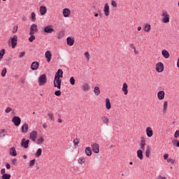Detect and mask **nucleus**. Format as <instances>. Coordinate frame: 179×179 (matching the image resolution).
I'll return each instance as SVG.
<instances>
[{
	"mask_svg": "<svg viewBox=\"0 0 179 179\" xmlns=\"http://www.w3.org/2000/svg\"><path fill=\"white\" fill-rule=\"evenodd\" d=\"M64 76V71L62 69H59L55 76L54 80V87H57L58 89H61V83H62V78Z\"/></svg>",
	"mask_w": 179,
	"mask_h": 179,
	"instance_id": "nucleus-1",
	"label": "nucleus"
},
{
	"mask_svg": "<svg viewBox=\"0 0 179 179\" xmlns=\"http://www.w3.org/2000/svg\"><path fill=\"white\" fill-rule=\"evenodd\" d=\"M38 86H44L47 83V75L42 74L38 78Z\"/></svg>",
	"mask_w": 179,
	"mask_h": 179,
	"instance_id": "nucleus-2",
	"label": "nucleus"
},
{
	"mask_svg": "<svg viewBox=\"0 0 179 179\" xmlns=\"http://www.w3.org/2000/svg\"><path fill=\"white\" fill-rule=\"evenodd\" d=\"M162 16V23H169L170 22V15H169V13H167V11H163Z\"/></svg>",
	"mask_w": 179,
	"mask_h": 179,
	"instance_id": "nucleus-3",
	"label": "nucleus"
},
{
	"mask_svg": "<svg viewBox=\"0 0 179 179\" xmlns=\"http://www.w3.org/2000/svg\"><path fill=\"white\" fill-rule=\"evenodd\" d=\"M156 71L158 72V73H162L163 71H164V64L162 62H158L156 66Z\"/></svg>",
	"mask_w": 179,
	"mask_h": 179,
	"instance_id": "nucleus-4",
	"label": "nucleus"
},
{
	"mask_svg": "<svg viewBox=\"0 0 179 179\" xmlns=\"http://www.w3.org/2000/svg\"><path fill=\"white\" fill-rule=\"evenodd\" d=\"M92 152L96 154L100 153V145L98 143H93L92 145Z\"/></svg>",
	"mask_w": 179,
	"mask_h": 179,
	"instance_id": "nucleus-5",
	"label": "nucleus"
},
{
	"mask_svg": "<svg viewBox=\"0 0 179 179\" xmlns=\"http://www.w3.org/2000/svg\"><path fill=\"white\" fill-rule=\"evenodd\" d=\"M12 122H13L15 127H19V125H20V122H22V120H20L19 116H14L12 118Z\"/></svg>",
	"mask_w": 179,
	"mask_h": 179,
	"instance_id": "nucleus-6",
	"label": "nucleus"
},
{
	"mask_svg": "<svg viewBox=\"0 0 179 179\" xmlns=\"http://www.w3.org/2000/svg\"><path fill=\"white\" fill-rule=\"evenodd\" d=\"M38 135V133H37L36 131H33L30 133L29 139L32 141V142H36V141H37Z\"/></svg>",
	"mask_w": 179,
	"mask_h": 179,
	"instance_id": "nucleus-7",
	"label": "nucleus"
},
{
	"mask_svg": "<svg viewBox=\"0 0 179 179\" xmlns=\"http://www.w3.org/2000/svg\"><path fill=\"white\" fill-rule=\"evenodd\" d=\"M38 32V29H37V24H32L30 27L29 34H36V33Z\"/></svg>",
	"mask_w": 179,
	"mask_h": 179,
	"instance_id": "nucleus-8",
	"label": "nucleus"
},
{
	"mask_svg": "<svg viewBox=\"0 0 179 179\" xmlns=\"http://www.w3.org/2000/svg\"><path fill=\"white\" fill-rule=\"evenodd\" d=\"M103 13L105 16L108 17L110 16V6H108V3H105L103 7Z\"/></svg>",
	"mask_w": 179,
	"mask_h": 179,
	"instance_id": "nucleus-9",
	"label": "nucleus"
},
{
	"mask_svg": "<svg viewBox=\"0 0 179 179\" xmlns=\"http://www.w3.org/2000/svg\"><path fill=\"white\" fill-rule=\"evenodd\" d=\"M145 134L148 138H152V136H153V129H152L150 127H146Z\"/></svg>",
	"mask_w": 179,
	"mask_h": 179,
	"instance_id": "nucleus-10",
	"label": "nucleus"
},
{
	"mask_svg": "<svg viewBox=\"0 0 179 179\" xmlns=\"http://www.w3.org/2000/svg\"><path fill=\"white\" fill-rule=\"evenodd\" d=\"M43 31L48 33V34H50L53 31H55V29L52 28V25H48L44 28Z\"/></svg>",
	"mask_w": 179,
	"mask_h": 179,
	"instance_id": "nucleus-11",
	"label": "nucleus"
},
{
	"mask_svg": "<svg viewBox=\"0 0 179 179\" xmlns=\"http://www.w3.org/2000/svg\"><path fill=\"white\" fill-rule=\"evenodd\" d=\"M29 143H30V140H27L25 138H22L21 141V146L24 149H27L29 148Z\"/></svg>",
	"mask_w": 179,
	"mask_h": 179,
	"instance_id": "nucleus-12",
	"label": "nucleus"
},
{
	"mask_svg": "<svg viewBox=\"0 0 179 179\" xmlns=\"http://www.w3.org/2000/svg\"><path fill=\"white\" fill-rule=\"evenodd\" d=\"M17 45V36L14 35L13 38H11V47L12 48H15Z\"/></svg>",
	"mask_w": 179,
	"mask_h": 179,
	"instance_id": "nucleus-13",
	"label": "nucleus"
},
{
	"mask_svg": "<svg viewBox=\"0 0 179 179\" xmlns=\"http://www.w3.org/2000/svg\"><path fill=\"white\" fill-rule=\"evenodd\" d=\"M45 58H46L47 62H51V59H52V55L51 54V51L47 50V51L45 52Z\"/></svg>",
	"mask_w": 179,
	"mask_h": 179,
	"instance_id": "nucleus-14",
	"label": "nucleus"
},
{
	"mask_svg": "<svg viewBox=\"0 0 179 179\" xmlns=\"http://www.w3.org/2000/svg\"><path fill=\"white\" fill-rule=\"evenodd\" d=\"M38 66H40V63H38V62H33L31 64V71H37Z\"/></svg>",
	"mask_w": 179,
	"mask_h": 179,
	"instance_id": "nucleus-15",
	"label": "nucleus"
},
{
	"mask_svg": "<svg viewBox=\"0 0 179 179\" xmlns=\"http://www.w3.org/2000/svg\"><path fill=\"white\" fill-rule=\"evenodd\" d=\"M64 17H69L71 16V10L69 8H64L62 10Z\"/></svg>",
	"mask_w": 179,
	"mask_h": 179,
	"instance_id": "nucleus-16",
	"label": "nucleus"
},
{
	"mask_svg": "<svg viewBox=\"0 0 179 179\" xmlns=\"http://www.w3.org/2000/svg\"><path fill=\"white\" fill-rule=\"evenodd\" d=\"M143 30L145 33H150V31L152 30V25L149 23H146L143 26Z\"/></svg>",
	"mask_w": 179,
	"mask_h": 179,
	"instance_id": "nucleus-17",
	"label": "nucleus"
},
{
	"mask_svg": "<svg viewBox=\"0 0 179 179\" xmlns=\"http://www.w3.org/2000/svg\"><path fill=\"white\" fill-rule=\"evenodd\" d=\"M145 146H146V140L145 139V137H141V143H140V148L141 150H145Z\"/></svg>",
	"mask_w": 179,
	"mask_h": 179,
	"instance_id": "nucleus-18",
	"label": "nucleus"
},
{
	"mask_svg": "<svg viewBox=\"0 0 179 179\" xmlns=\"http://www.w3.org/2000/svg\"><path fill=\"white\" fill-rule=\"evenodd\" d=\"M157 99L158 100H164V96H166V93L164 91H159L157 92Z\"/></svg>",
	"mask_w": 179,
	"mask_h": 179,
	"instance_id": "nucleus-19",
	"label": "nucleus"
},
{
	"mask_svg": "<svg viewBox=\"0 0 179 179\" xmlns=\"http://www.w3.org/2000/svg\"><path fill=\"white\" fill-rule=\"evenodd\" d=\"M66 43L68 45H69L70 47H72V45H73L75 43V38L71 36H69L66 38Z\"/></svg>",
	"mask_w": 179,
	"mask_h": 179,
	"instance_id": "nucleus-20",
	"label": "nucleus"
},
{
	"mask_svg": "<svg viewBox=\"0 0 179 179\" xmlns=\"http://www.w3.org/2000/svg\"><path fill=\"white\" fill-rule=\"evenodd\" d=\"M39 12H40V14L41 15V16H44V15H45V13H47V7H45V6H41L39 8Z\"/></svg>",
	"mask_w": 179,
	"mask_h": 179,
	"instance_id": "nucleus-21",
	"label": "nucleus"
},
{
	"mask_svg": "<svg viewBox=\"0 0 179 179\" xmlns=\"http://www.w3.org/2000/svg\"><path fill=\"white\" fill-rule=\"evenodd\" d=\"M169 108V102L167 101H164L162 113L163 114H167V108Z\"/></svg>",
	"mask_w": 179,
	"mask_h": 179,
	"instance_id": "nucleus-22",
	"label": "nucleus"
},
{
	"mask_svg": "<svg viewBox=\"0 0 179 179\" xmlns=\"http://www.w3.org/2000/svg\"><path fill=\"white\" fill-rule=\"evenodd\" d=\"M122 91L123 92L124 94L127 96L128 94V84L127 83H124L122 87Z\"/></svg>",
	"mask_w": 179,
	"mask_h": 179,
	"instance_id": "nucleus-23",
	"label": "nucleus"
},
{
	"mask_svg": "<svg viewBox=\"0 0 179 179\" xmlns=\"http://www.w3.org/2000/svg\"><path fill=\"white\" fill-rule=\"evenodd\" d=\"M9 153L10 156H13V157L17 156V152H16V148H15V147H12L10 149Z\"/></svg>",
	"mask_w": 179,
	"mask_h": 179,
	"instance_id": "nucleus-24",
	"label": "nucleus"
},
{
	"mask_svg": "<svg viewBox=\"0 0 179 179\" xmlns=\"http://www.w3.org/2000/svg\"><path fill=\"white\" fill-rule=\"evenodd\" d=\"M162 55L164 57V58H165L166 59H167V58H170V53L169 52V51H167V50H162Z\"/></svg>",
	"mask_w": 179,
	"mask_h": 179,
	"instance_id": "nucleus-25",
	"label": "nucleus"
},
{
	"mask_svg": "<svg viewBox=\"0 0 179 179\" xmlns=\"http://www.w3.org/2000/svg\"><path fill=\"white\" fill-rule=\"evenodd\" d=\"M21 131L22 134H27V132L29 131V124H24L21 127Z\"/></svg>",
	"mask_w": 179,
	"mask_h": 179,
	"instance_id": "nucleus-26",
	"label": "nucleus"
},
{
	"mask_svg": "<svg viewBox=\"0 0 179 179\" xmlns=\"http://www.w3.org/2000/svg\"><path fill=\"white\" fill-rule=\"evenodd\" d=\"M73 143L74 145L75 149H78V148H79V143H80V139L78 138H74Z\"/></svg>",
	"mask_w": 179,
	"mask_h": 179,
	"instance_id": "nucleus-27",
	"label": "nucleus"
},
{
	"mask_svg": "<svg viewBox=\"0 0 179 179\" xmlns=\"http://www.w3.org/2000/svg\"><path fill=\"white\" fill-rule=\"evenodd\" d=\"M105 106L106 110H111V102L110 101V99L107 98L105 101Z\"/></svg>",
	"mask_w": 179,
	"mask_h": 179,
	"instance_id": "nucleus-28",
	"label": "nucleus"
},
{
	"mask_svg": "<svg viewBox=\"0 0 179 179\" xmlns=\"http://www.w3.org/2000/svg\"><path fill=\"white\" fill-rule=\"evenodd\" d=\"M101 118L102 120L103 123L105 124V125H106L107 127H108V124H110V119H108L107 116H102Z\"/></svg>",
	"mask_w": 179,
	"mask_h": 179,
	"instance_id": "nucleus-29",
	"label": "nucleus"
},
{
	"mask_svg": "<svg viewBox=\"0 0 179 179\" xmlns=\"http://www.w3.org/2000/svg\"><path fill=\"white\" fill-rule=\"evenodd\" d=\"M82 89L83 92H89V90H90V85L85 83L83 85Z\"/></svg>",
	"mask_w": 179,
	"mask_h": 179,
	"instance_id": "nucleus-30",
	"label": "nucleus"
},
{
	"mask_svg": "<svg viewBox=\"0 0 179 179\" xmlns=\"http://www.w3.org/2000/svg\"><path fill=\"white\" fill-rule=\"evenodd\" d=\"M152 156V148L150 147H148L145 150V157L149 158Z\"/></svg>",
	"mask_w": 179,
	"mask_h": 179,
	"instance_id": "nucleus-31",
	"label": "nucleus"
},
{
	"mask_svg": "<svg viewBox=\"0 0 179 179\" xmlns=\"http://www.w3.org/2000/svg\"><path fill=\"white\" fill-rule=\"evenodd\" d=\"M78 164H85L86 163V158L85 157H80L78 159Z\"/></svg>",
	"mask_w": 179,
	"mask_h": 179,
	"instance_id": "nucleus-32",
	"label": "nucleus"
},
{
	"mask_svg": "<svg viewBox=\"0 0 179 179\" xmlns=\"http://www.w3.org/2000/svg\"><path fill=\"white\" fill-rule=\"evenodd\" d=\"M85 155H86L87 156H88V157L92 156V148H91L90 147H87V148H85Z\"/></svg>",
	"mask_w": 179,
	"mask_h": 179,
	"instance_id": "nucleus-33",
	"label": "nucleus"
},
{
	"mask_svg": "<svg viewBox=\"0 0 179 179\" xmlns=\"http://www.w3.org/2000/svg\"><path fill=\"white\" fill-rule=\"evenodd\" d=\"M137 157L140 160H143V152H142V150H138L137 151Z\"/></svg>",
	"mask_w": 179,
	"mask_h": 179,
	"instance_id": "nucleus-34",
	"label": "nucleus"
},
{
	"mask_svg": "<svg viewBox=\"0 0 179 179\" xmlns=\"http://www.w3.org/2000/svg\"><path fill=\"white\" fill-rule=\"evenodd\" d=\"M42 153H43V150L41 148H38L36 150V152L35 153V156L36 157H40V156H41Z\"/></svg>",
	"mask_w": 179,
	"mask_h": 179,
	"instance_id": "nucleus-35",
	"label": "nucleus"
},
{
	"mask_svg": "<svg viewBox=\"0 0 179 179\" xmlns=\"http://www.w3.org/2000/svg\"><path fill=\"white\" fill-rule=\"evenodd\" d=\"M44 138L39 137L38 139L36 141L37 145H43L44 143Z\"/></svg>",
	"mask_w": 179,
	"mask_h": 179,
	"instance_id": "nucleus-36",
	"label": "nucleus"
},
{
	"mask_svg": "<svg viewBox=\"0 0 179 179\" xmlns=\"http://www.w3.org/2000/svg\"><path fill=\"white\" fill-rule=\"evenodd\" d=\"M5 136H6V130L1 129L0 131V138H5Z\"/></svg>",
	"mask_w": 179,
	"mask_h": 179,
	"instance_id": "nucleus-37",
	"label": "nucleus"
},
{
	"mask_svg": "<svg viewBox=\"0 0 179 179\" xmlns=\"http://www.w3.org/2000/svg\"><path fill=\"white\" fill-rule=\"evenodd\" d=\"M94 92L96 96H99V94H100V88L99 87H95L94 88Z\"/></svg>",
	"mask_w": 179,
	"mask_h": 179,
	"instance_id": "nucleus-38",
	"label": "nucleus"
},
{
	"mask_svg": "<svg viewBox=\"0 0 179 179\" xmlns=\"http://www.w3.org/2000/svg\"><path fill=\"white\" fill-rule=\"evenodd\" d=\"M29 36H31L29 38V43H33V41H34V40H36V36H34V34H29Z\"/></svg>",
	"mask_w": 179,
	"mask_h": 179,
	"instance_id": "nucleus-39",
	"label": "nucleus"
},
{
	"mask_svg": "<svg viewBox=\"0 0 179 179\" xmlns=\"http://www.w3.org/2000/svg\"><path fill=\"white\" fill-rule=\"evenodd\" d=\"M6 50L5 49H2L0 50V61H2V58H3V55H5Z\"/></svg>",
	"mask_w": 179,
	"mask_h": 179,
	"instance_id": "nucleus-40",
	"label": "nucleus"
},
{
	"mask_svg": "<svg viewBox=\"0 0 179 179\" xmlns=\"http://www.w3.org/2000/svg\"><path fill=\"white\" fill-rule=\"evenodd\" d=\"M166 162L167 163H170L171 164H176V159L171 158H169Z\"/></svg>",
	"mask_w": 179,
	"mask_h": 179,
	"instance_id": "nucleus-41",
	"label": "nucleus"
},
{
	"mask_svg": "<svg viewBox=\"0 0 179 179\" xmlns=\"http://www.w3.org/2000/svg\"><path fill=\"white\" fill-rule=\"evenodd\" d=\"M48 117H49V119L51 120V121H54V113H52V112H49L48 113Z\"/></svg>",
	"mask_w": 179,
	"mask_h": 179,
	"instance_id": "nucleus-42",
	"label": "nucleus"
},
{
	"mask_svg": "<svg viewBox=\"0 0 179 179\" xmlns=\"http://www.w3.org/2000/svg\"><path fill=\"white\" fill-rule=\"evenodd\" d=\"M65 36V31H61L59 33V35L57 36V38L61 39L62 37H64Z\"/></svg>",
	"mask_w": 179,
	"mask_h": 179,
	"instance_id": "nucleus-43",
	"label": "nucleus"
},
{
	"mask_svg": "<svg viewBox=\"0 0 179 179\" xmlns=\"http://www.w3.org/2000/svg\"><path fill=\"white\" fill-rule=\"evenodd\" d=\"M2 179H10V174L4 173L2 177Z\"/></svg>",
	"mask_w": 179,
	"mask_h": 179,
	"instance_id": "nucleus-44",
	"label": "nucleus"
},
{
	"mask_svg": "<svg viewBox=\"0 0 179 179\" xmlns=\"http://www.w3.org/2000/svg\"><path fill=\"white\" fill-rule=\"evenodd\" d=\"M31 20L32 22H36V13H31Z\"/></svg>",
	"mask_w": 179,
	"mask_h": 179,
	"instance_id": "nucleus-45",
	"label": "nucleus"
},
{
	"mask_svg": "<svg viewBox=\"0 0 179 179\" xmlns=\"http://www.w3.org/2000/svg\"><path fill=\"white\" fill-rule=\"evenodd\" d=\"M20 85H24L26 83V77H21L20 79Z\"/></svg>",
	"mask_w": 179,
	"mask_h": 179,
	"instance_id": "nucleus-46",
	"label": "nucleus"
},
{
	"mask_svg": "<svg viewBox=\"0 0 179 179\" xmlns=\"http://www.w3.org/2000/svg\"><path fill=\"white\" fill-rule=\"evenodd\" d=\"M6 72H7L6 68H3L1 71V76L3 78H5L6 76Z\"/></svg>",
	"mask_w": 179,
	"mask_h": 179,
	"instance_id": "nucleus-47",
	"label": "nucleus"
},
{
	"mask_svg": "<svg viewBox=\"0 0 179 179\" xmlns=\"http://www.w3.org/2000/svg\"><path fill=\"white\" fill-rule=\"evenodd\" d=\"M86 59H87V61H89V59H90V53H89V52H85L84 54Z\"/></svg>",
	"mask_w": 179,
	"mask_h": 179,
	"instance_id": "nucleus-48",
	"label": "nucleus"
},
{
	"mask_svg": "<svg viewBox=\"0 0 179 179\" xmlns=\"http://www.w3.org/2000/svg\"><path fill=\"white\" fill-rule=\"evenodd\" d=\"M111 5H112V6H113V8H117V6H118L117 1H114V0L111 1Z\"/></svg>",
	"mask_w": 179,
	"mask_h": 179,
	"instance_id": "nucleus-49",
	"label": "nucleus"
},
{
	"mask_svg": "<svg viewBox=\"0 0 179 179\" xmlns=\"http://www.w3.org/2000/svg\"><path fill=\"white\" fill-rule=\"evenodd\" d=\"M36 164V159H32L29 162V167H33L34 164Z\"/></svg>",
	"mask_w": 179,
	"mask_h": 179,
	"instance_id": "nucleus-50",
	"label": "nucleus"
},
{
	"mask_svg": "<svg viewBox=\"0 0 179 179\" xmlns=\"http://www.w3.org/2000/svg\"><path fill=\"white\" fill-rule=\"evenodd\" d=\"M69 82H70L71 85H75V78L71 77V78L69 79Z\"/></svg>",
	"mask_w": 179,
	"mask_h": 179,
	"instance_id": "nucleus-51",
	"label": "nucleus"
},
{
	"mask_svg": "<svg viewBox=\"0 0 179 179\" xmlns=\"http://www.w3.org/2000/svg\"><path fill=\"white\" fill-rule=\"evenodd\" d=\"M11 163L12 164L15 166V164H17V159L16 158H13V159H11Z\"/></svg>",
	"mask_w": 179,
	"mask_h": 179,
	"instance_id": "nucleus-52",
	"label": "nucleus"
},
{
	"mask_svg": "<svg viewBox=\"0 0 179 179\" xmlns=\"http://www.w3.org/2000/svg\"><path fill=\"white\" fill-rule=\"evenodd\" d=\"M24 55H26V52H22L18 55V58H23V57H24Z\"/></svg>",
	"mask_w": 179,
	"mask_h": 179,
	"instance_id": "nucleus-53",
	"label": "nucleus"
},
{
	"mask_svg": "<svg viewBox=\"0 0 179 179\" xmlns=\"http://www.w3.org/2000/svg\"><path fill=\"white\" fill-rule=\"evenodd\" d=\"M10 111H12V108L10 107H8L6 110H5V113L6 114H9V113H10Z\"/></svg>",
	"mask_w": 179,
	"mask_h": 179,
	"instance_id": "nucleus-54",
	"label": "nucleus"
},
{
	"mask_svg": "<svg viewBox=\"0 0 179 179\" xmlns=\"http://www.w3.org/2000/svg\"><path fill=\"white\" fill-rule=\"evenodd\" d=\"M55 94L56 96H61V94H62V92H61V90H57L55 92Z\"/></svg>",
	"mask_w": 179,
	"mask_h": 179,
	"instance_id": "nucleus-55",
	"label": "nucleus"
},
{
	"mask_svg": "<svg viewBox=\"0 0 179 179\" xmlns=\"http://www.w3.org/2000/svg\"><path fill=\"white\" fill-rule=\"evenodd\" d=\"M174 138L177 139V138H179V130H177L174 134Z\"/></svg>",
	"mask_w": 179,
	"mask_h": 179,
	"instance_id": "nucleus-56",
	"label": "nucleus"
},
{
	"mask_svg": "<svg viewBox=\"0 0 179 179\" xmlns=\"http://www.w3.org/2000/svg\"><path fill=\"white\" fill-rule=\"evenodd\" d=\"M176 142H177L176 144ZM173 145H176L177 148H179V141L176 140V141H173Z\"/></svg>",
	"mask_w": 179,
	"mask_h": 179,
	"instance_id": "nucleus-57",
	"label": "nucleus"
},
{
	"mask_svg": "<svg viewBox=\"0 0 179 179\" xmlns=\"http://www.w3.org/2000/svg\"><path fill=\"white\" fill-rule=\"evenodd\" d=\"M17 31V26L13 27V33L15 34Z\"/></svg>",
	"mask_w": 179,
	"mask_h": 179,
	"instance_id": "nucleus-58",
	"label": "nucleus"
},
{
	"mask_svg": "<svg viewBox=\"0 0 179 179\" xmlns=\"http://www.w3.org/2000/svg\"><path fill=\"white\" fill-rule=\"evenodd\" d=\"M157 179H167V178H166L164 176H158L157 177Z\"/></svg>",
	"mask_w": 179,
	"mask_h": 179,
	"instance_id": "nucleus-59",
	"label": "nucleus"
},
{
	"mask_svg": "<svg viewBox=\"0 0 179 179\" xmlns=\"http://www.w3.org/2000/svg\"><path fill=\"white\" fill-rule=\"evenodd\" d=\"M164 160H168L169 159V154H165L164 155Z\"/></svg>",
	"mask_w": 179,
	"mask_h": 179,
	"instance_id": "nucleus-60",
	"label": "nucleus"
},
{
	"mask_svg": "<svg viewBox=\"0 0 179 179\" xmlns=\"http://www.w3.org/2000/svg\"><path fill=\"white\" fill-rule=\"evenodd\" d=\"M130 48H131V50H135L136 48L135 47V45L131 43L130 44Z\"/></svg>",
	"mask_w": 179,
	"mask_h": 179,
	"instance_id": "nucleus-61",
	"label": "nucleus"
},
{
	"mask_svg": "<svg viewBox=\"0 0 179 179\" xmlns=\"http://www.w3.org/2000/svg\"><path fill=\"white\" fill-rule=\"evenodd\" d=\"M134 52L135 55H138V54H139V52L138 50H136V48L135 49H134Z\"/></svg>",
	"mask_w": 179,
	"mask_h": 179,
	"instance_id": "nucleus-62",
	"label": "nucleus"
},
{
	"mask_svg": "<svg viewBox=\"0 0 179 179\" xmlns=\"http://www.w3.org/2000/svg\"><path fill=\"white\" fill-rule=\"evenodd\" d=\"M6 169H2L1 171V174H2L3 176V174H6Z\"/></svg>",
	"mask_w": 179,
	"mask_h": 179,
	"instance_id": "nucleus-63",
	"label": "nucleus"
},
{
	"mask_svg": "<svg viewBox=\"0 0 179 179\" xmlns=\"http://www.w3.org/2000/svg\"><path fill=\"white\" fill-rule=\"evenodd\" d=\"M6 167L7 170H9V169H10V164H6Z\"/></svg>",
	"mask_w": 179,
	"mask_h": 179,
	"instance_id": "nucleus-64",
	"label": "nucleus"
}]
</instances>
